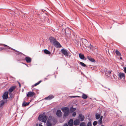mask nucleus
<instances>
[{
	"label": "nucleus",
	"mask_w": 126,
	"mask_h": 126,
	"mask_svg": "<svg viewBox=\"0 0 126 126\" xmlns=\"http://www.w3.org/2000/svg\"><path fill=\"white\" fill-rule=\"evenodd\" d=\"M97 121H95L93 122V124L94 126H95L97 124Z\"/></svg>",
	"instance_id": "nucleus-34"
},
{
	"label": "nucleus",
	"mask_w": 126,
	"mask_h": 126,
	"mask_svg": "<svg viewBox=\"0 0 126 126\" xmlns=\"http://www.w3.org/2000/svg\"><path fill=\"white\" fill-rule=\"evenodd\" d=\"M80 64L82 66L85 67L86 66V65L82 62H80Z\"/></svg>",
	"instance_id": "nucleus-30"
},
{
	"label": "nucleus",
	"mask_w": 126,
	"mask_h": 126,
	"mask_svg": "<svg viewBox=\"0 0 126 126\" xmlns=\"http://www.w3.org/2000/svg\"><path fill=\"white\" fill-rule=\"evenodd\" d=\"M124 71L125 73H126V67L124 68Z\"/></svg>",
	"instance_id": "nucleus-38"
},
{
	"label": "nucleus",
	"mask_w": 126,
	"mask_h": 126,
	"mask_svg": "<svg viewBox=\"0 0 126 126\" xmlns=\"http://www.w3.org/2000/svg\"><path fill=\"white\" fill-rule=\"evenodd\" d=\"M25 64L27 66H28V65L27 64Z\"/></svg>",
	"instance_id": "nucleus-47"
},
{
	"label": "nucleus",
	"mask_w": 126,
	"mask_h": 126,
	"mask_svg": "<svg viewBox=\"0 0 126 126\" xmlns=\"http://www.w3.org/2000/svg\"><path fill=\"white\" fill-rule=\"evenodd\" d=\"M43 50H44L45 53L49 55L51 53V52L50 51L46 49Z\"/></svg>",
	"instance_id": "nucleus-21"
},
{
	"label": "nucleus",
	"mask_w": 126,
	"mask_h": 126,
	"mask_svg": "<svg viewBox=\"0 0 126 126\" xmlns=\"http://www.w3.org/2000/svg\"><path fill=\"white\" fill-rule=\"evenodd\" d=\"M111 80L113 81V78L112 77V76H111Z\"/></svg>",
	"instance_id": "nucleus-42"
},
{
	"label": "nucleus",
	"mask_w": 126,
	"mask_h": 126,
	"mask_svg": "<svg viewBox=\"0 0 126 126\" xmlns=\"http://www.w3.org/2000/svg\"><path fill=\"white\" fill-rule=\"evenodd\" d=\"M25 60L27 63H28L31 62L32 61L31 58L29 57H26L25 58Z\"/></svg>",
	"instance_id": "nucleus-13"
},
{
	"label": "nucleus",
	"mask_w": 126,
	"mask_h": 126,
	"mask_svg": "<svg viewBox=\"0 0 126 126\" xmlns=\"http://www.w3.org/2000/svg\"><path fill=\"white\" fill-rule=\"evenodd\" d=\"M82 97L84 99H86L87 98V96L85 94H83L82 95Z\"/></svg>",
	"instance_id": "nucleus-26"
},
{
	"label": "nucleus",
	"mask_w": 126,
	"mask_h": 126,
	"mask_svg": "<svg viewBox=\"0 0 126 126\" xmlns=\"http://www.w3.org/2000/svg\"><path fill=\"white\" fill-rule=\"evenodd\" d=\"M8 92H5L2 96L3 99H5L8 98Z\"/></svg>",
	"instance_id": "nucleus-7"
},
{
	"label": "nucleus",
	"mask_w": 126,
	"mask_h": 126,
	"mask_svg": "<svg viewBox=\"0 0 126 126\" xmlns=\"http://www.w3.org/2000/svg\"><path fill=\"white\" fill-rule=\"evenodd\" d=\"M19 87H21V85H20V83L19 82Z\"/></svg>",
	"instance_id": "nucleus-43"
},
{
	"label": "nucleus",
	"mask_w": 126,
	"mask_h": 126,
	"mask_svg": "<svg viewBox=\"0 0 126 126\" xmlns=\"http://www.w3.org/2000/svg\"><path fill=\"white\" fill-rule=\"evenodd\" d=\"M120 59L121 60H122V57H120Z\"/></svg>",
	"instance_id": "nucleus-44"
},
{
	"label": "nucleus",
	"mask_w": 126,
	"mask_h": 126,
	"mask_svg": "<svg viewBox=\"0 0 126 126\" xmlns=\"http://www.w3.org/2000/svg\"><path fill=\"white\" fill-rule=\"evenodd\" d=\"M47 118V117L46 115H39L38 119L40 121L42 120V122L45 123Z\"/></svg>",
	"instance_id": "nucleus-3"
},
{
	"label": "nucleus",
	"mask_w": 126,
	"mask_h": 126,
	"mask_svg": "<svg viewBox=\"0 0 126 126\" xmlns=\"http://www.w3.org/2000/svg\"><path fill=\"white\" fill-rule=\"evenodd\" d=\"M54 97V96L52 95H49L48 97L45 98V99L46 100H50L53 98Z\"/></svg>",
	"instance_id": "nucleus-15"
},
{
	"label": "nucleus",
	"mask_w": 126,
	"mask_h": 126,
	"mask_svg": "<svg viewBox=\"0 0 126 126\" xmlns=\"http://www.w3.org/2000/svg\"><path fill=\"white\" fill-rule=\"evenodd\" d=\"M16 87L14 86H12L11 87L9 90V92L11 93L15 88Z\"/></svg>",
	"instance_id": "nucleus-20"
},
{
	"label": "nucleus",
	"mask_w": 126,
	"mask_h": 126,
	"mask_svg": "<svg viewBox=\"0 0 126 126\" xmlns=\"http://www.w3.org/2000/svg\"><path fill=\"white\" fill-rule=\"evenodd\" d=\"M18 53H18V54H20V52H18Z\"/></svg>",
	"instance_id": "nucleus-48"
},
{
	"label": "nucleus",
	"mask_w": 126,
	"mask_h": 126,
	"mask_svg": "<svg viewBox=\"0 0 126 126\" xmlns=\"http://www.w3.org/2000/svg\"><path fill=\"white\" fill-rule=\"evenodd\" d=\"M84 116L81 114H80L79 116V118L80 120L81 121H83L84 119Z\"/></svg>",
	"instance_id": "nucleus-12"
},
{
	"label": "nucleus",
	"mask_w": 126,
	"mask_h": 126,
	"mask_svg": "<svg viewBox=\"0 0 126 126\" xmlns=\"http://www.w3.org/2000/svg\"><path fill=\"white\" fill-rule=\"evenodd\" d=\"M79 57L81 59L84 60H86V59L85 58L84 55L83 54L80 53L79 54Z\"/></svg>",
	"instance_id": "nucleus-14"
},
{
	"label": "nucleus",
	"mask_w": 126,
	"mask_h": 126,
	"mask_svg": "<svg viewBox=\"0 0 126 126\" xmlns=\"http://www.w3.org/2000/svg\"><path fill=\"white\" fill-rule=\"evenodd\" d=\"M87 58L90 61L92 62H95V60L94 59L91 57L87 56Z\"/></svg>",
	"instance_id": "nucleus-18"
},
{
	"label": "nucleus",
	"mask_w": 126,
	"mask_h": 126,
	"mask_svg": "<svg viewBox=\"0 0 126 126\" xmlns=\"http://www.w3.org/2000/svg\"><path fill=\"white\" fill-rule=\"evenodd\" d=\"M3 45V46L4 47H7V48H6V47L3 48V47H0V51L2 50L3 49H11L12 50H14L15 51H17L15 49H13L12 48H11V47H9L8 46H7V45H5L4 44H0V45L1 46V45ZM6 51H8L9 50L8 49H7Z\"/></svg>",
	"instance_id": "nucleus-4"
},
{
	"label": "nucleus",
	"mask_w": 126,
	"mask_h": 126,
	"mask_svg": "<svg viewBox=\"0 0 126 126\" xmlns=\"http://www.w3.org/2000/svg\"><path fill=\"white\" fill-rule=\"evenodd\" d=\"M63 126H68L67 124L66 123Z\"/></svg>",
	"instance_id": "nucleus-41"
},
{
	"label": "nucleus",
	"mask_w": 126,
	"mask_h": 126,
	"mask_svg": "<svg viewBox=\"0 0 126 126\" xmlns=\"http://www.w3.org/2000/svg\"><path fill=\"white\" fill-rule=\"evenodd\" d=\"M53 45L55 47L57 48L61 47H62L60 44L57 40Z\"/></svg>",
	"instance_id": "nucleus-6"
},
{
	"label": "nucleus",
	"mask_w": 126,
	"mask_h": 126,
	"mask_svg": "<svg viewBox=\"0 0 126 126\" xmlns=\"http://www.w3.org/2000/svg\"><path fill=\"white\" fill-rule=\"evenodd\" d=\"M49 39L50 42L52 44L56 41V39L52 37H50Z\"/></svg>",
	"instance_id": "nucleus-10"
},
{
	"label": "nucleus",
	"mask_w": 126,
	"mask_h": 126,
	"mask_svg": "<svg viewBox=\"0 0 126 126\" xmlns=\"http://www.w3.org/2000/svg\"><path fill=\"white\" fill-rule=\"evenodd\" d=\"M105 73L106 75L107 76L108 74H110L111 73V71L106 70L105 71Z\"/></svg>",
	"instance_id": "nucleus-24"
},
{
	"label": "nucleus",
	"mask_w": 126,
	"mask_h": 126,
	"mask_svg": "<svg viewBox=\"0 0 126 126\" xmlns=\"http://www.w3.org/2000/svg\"><path fill=\"white\" fill-rule=\"evenodd\" d=\"M115 53L116 54L119 56H121V53L117 49L116 50Z\"/></svg>",
	"instance_id": "nucleus-23"
},
{
	"label": "nucleus",
	"mask_w": 126,
	"mask_h": 126,
	"mask_svg": "<svg viewBox=\"0 0 126 126\" xmlns=\"http://www.w3.org/2000/svg\"><path fill=\"white\" fill-rule=\"evenodd\" d=\"M101 126H104L103 125H102Z\"/></svg>",
	"instance_id": "nucleus-46"
},
{
	"label": "nucleus",
	"mask_w": 126,
	"mask_h": 126,
	"mask_svg": "<svg viewBox=\"0 0 126 126\" xmlns=\"http://www.w3.org/2000/svg\"><path fill=\"white\" fill-rule=\"evenodd\" d=\"M56 122V120L53 117L50 116L47 121V126H51L52 124H55Z\"/></svg>",
	"instance_id": "nucleus-1"
},
{
	"label": "nucleus",
	"mask_w": 126,
	"mask_h": 126,
	"mask_svg": "<svg viewBox=\"0 0 126 126\" xmlns=\"http://www.w3.org/2000/svg\"><path fill=\"white\" fill-rule=\"evenodd\" d=\"M100 119H99L102 120V118H103V116H100Z\"/></svg>",
	"instance_id": "nucleus-39"
},
{
	"label": "nucleus",
	"mask_w": 126,
	"mask_h": 126,
	"mask_svg": "<svg viewBox=\"0 0 126 126\" xmlns=\"http://www.w3.org/2000/svg\"><path fill=\"white\" fill-rule=\"evenodd\" d=\"M30 102H25L23 103L22 104V106L25 107L28 106Z\"/></svg>",
	"instance_id": "nucleus-22"
},
{
	"label": "nucleus",
	"mask_w": 126,
	"mask_h": 126,
	"mask_svg": "<svg viewBox=\"0 0 126 126\" xmlns=\"http://www.w3.org/2000/svg\"><path fill=\"white\" fill-rule=\"evenodd\" d=\"M72 97L73 98H74L75 97H79V96H72Z\"/></svg>",
	"instance_id": "nucleus-40"
},
{
	"label": "nucleus",
	"mask_w": 126,
	"mask_h": 126,
	"mask_svg": "<svg viewBox=\"0 0 126 126\" xmlns=\"http://www.w3.org/2000/svg\"><path fill=\"white\" fill-rule=\"evenodd\" d=\"M87 126H92V124L91 122H89L87 124Z\"/></svg>",
	"instance_id": "nucleus-36"
},
{
	"label": "nucleus",
	"mask_w": 126,
	"mask_h": 126,
	"mask_svg": "<svg viewBox=\"0 0 126 126\" xmlns=\"http://www.w3.org/2000/svg\"><path fill=\"white\" fill-rule=\"evenodd\" d=\"M76 110V108H73V107H71L70 109V110L71 111L73 112L75 110Z\"/></svg>",
	"instance_id": "nucleus-27"
},
{
	"label": "nucleus",
	"mask_w": 126,
	"mask_h": 126,
	"mask_svg": "<svg viewBox=\"0 0 126 126\" xmlns=\"http://www.w3.org/2000/svg\"><path fill=\"white\" fill-rule=\"evenodd\" d=\"M61 110L64 112V116L66 117L69 114V109L67 107H63L61 108Z\"/></svg>",
	"instance_id": "nucleus-2"
},
{
	"label": "nucleus",
	"mask_w": 126,
	"mask_h": 126,
	"mask_svg": "<svg viewBox=\"0 0 126 126\" xmlns=\"http://www.w3.org/2000/svg\"><path fill=\"white\" fill-rule=\"evenodd\" d=\"M112 77L113 78V81H117V77L116 75L113 74L112 75Z\"/></svg>",
	"instance_id": "nucleus-19"
},
{
	"label": "nucleus",
	"mask_w": 126,
	"mask_h": 126,
	"mask_svg": "<svg viewBox=\"0 0 126 126\" xmlns=\"http://www.w3.org/2000/svg\"><path fill=\"white\" fill-rule=\"evenodd\" d=\"M45 79H47V78H45Z\"/></svg>",
	"instance_id": "nucleus-49"
},
{
	"label": "nucleus",
	"mask_w": 126,
	"mask_h": 126,
	"mask_svg": "<svg viewBox=\"0 0 126 126\" xmlns=\"http://www.w3.org/2000/svg\"><path fill=\"white\" fill-rule=\"evenodd\" d=\"M79 120L78 119H76L74 121V124L75 125H79Z\"/></svg>",
	"instance_id": "nucleus-17"
},
{
	"label": "nucleus",
	"mask_w": 126,
	"mask_h": 126,
	"mask_svg": "<svg viewBox=\"0 0 126 126\" xmlns=\"http://www.w3.org/2000/svg\"><path fill=\"white\" fill-rule=\"evenodd\" d=\"M39 126H43L41 125H39Z\"/></svg>",
	"instance_id": "nucleus-45"
},
{
	"label": "nucleus",
	"mask_w": 126,
	"mask_h": 126,
	"mask_svg": "<svg viewBox=\"0 0 126 126\" xmlns=\"http://www.w3.org/2000/svg\"><path fill=\"white\" fill-rule=\"evenodd\" d=\"M61 52L65 56L68 57L69 52L66 49H62L61 50Z\"/></svg>",
	"instance_id": "nucleus-5"
},
{
	"label": "nucleus",
	"mask_w": 126,
	"mask_h": 126,
	"mask_svg": "<svg viewBox=\"0 0 126 126\" xmlns=\"http://www.w3.org/2000/svg\"><path fill=\"white\" fill-rule=\"evenodd\" d=\"M98 123L100 125H101L102 124V120H99L98 122Z\"/></svg>",
	"instance_id": "nucleus-32"
},
{
	"label": "nucleus",
	"mask_w": 126,
	"mask_h": 126,
	"mask_svg": "<svg viewBox=\"0 0 126 126\" xmlns=\"http://www.w3.org/2000/svg\"><path fill=\"white\" fill-rule=\"evenodd\" d=\"M35 95V93L34 92H32L31 91L28 92L27 95V96L28 97H32Z\"/></svg>",
	"instance_id": "nucleus-9"
},
{
	"label": "nucleus",
	"mask_w": 126,
	"mask_h": 126,
	"mask_svg": "<svg viewBox=\"0 0 126 126\" xmlns=\"http://www.w3.org/2000/svg\"><path fill=\"white\" fill-rule=\"evenodd\" d=\"M41 80L39 81L38 82L36 83L35 84H34V85H33V86H36L37 85H38L41 82Z\"/></svg>",
	"instance_id": "nucleus-29"
},
{
	"label": "nucleus",
	"mask_w": 126,
	"mask_h": 126,
	"mask_svg": "<svg viewBox=\"0 0 126 126\" xmlns=\"http://www.w3.org/2000/svg\"><path fill=\"white\" fill-rule=\"evenodd\" d=\"M4 103V102L3 101H1L0 102V107H1L3 106Z\"/></svg>",
	"instance_id": "nucleus-28"
},
{
	"label": "nucleus",
	"mask_w": 126,
	"mask_h": 126,
	"mask_svg": "<svg viewBox=\"0 0 126 126\" xmlns=\"http://www.w3.org/2000/svg\"><path fill=\"white\" fill-rule=\"evenodd\" d=\"M76 114V113L75 112H74L72 114V116L73 117H75V116Z\"/></svg>",
	"instance_id": "nucleus-35"
},
{
	"label": "nucleus",
	"mask_w": 126,
	"mask_h": 126,
	"mask_svg": "<svg viewBox=\"0 0 126 126\" xmlns=\"http://www.w3.org/2000/svg\"><path fill=\"white\" fill-rule=\"evenodd\" d=\"M68 125L69 126H72L73 125V119H70L68 122Z\"/></svg>",
	"instance_id": "nucleus-16"
},
{
	"label": "nucleus",
	"mask_w": 126,
	"mask_h": 126,
	"mask_svg": "<svg viewBox=\"0 0 126 126\" xmlns=\"http://www.w3.org/2000/svg\"><path fill=\"white\" fill-rule=\"evenodd\" d=\"M9 95H10V98H12L13 97V94L9 92Z\"/></svg>",
	"instance_id": "nucleus-33"
},
{
	"label": "nucleus",
	"mask_w": 126,
	"mask_h": 126,
	"mask_svg": "<svg viewBox=\"0 0 126 126\" xmlns=\"http://www.w3.org/2000/svg\"><path fill=\"white\" fill-rule=\"evenodd\" d=\"M118 76L120 79H122V78L124 79H125V74L124 73L120 72L119 73Z\"/></svg>",
	"instance_id": "nucleus-8"
},
{
	"label": "nucleus",
	"mask_w": 126,
	"mask_h": 126,
	"mask_svg": "<svg viewBox=\"0 0 126 126\" xmlns=\"http://www.w3.org/2000/svg\"><path fill=\"white\" fill-rule=\"evenodd\" d=\"M62 112L60 110H57L56 114L57 115L58 117H61L62 115Z\"/></svg>",
	"instance_id": "nucleus-11"
},
{
	"label": "nucleus",
	"mask_w": 126,
	"mask_h": 126,
	"mask_svg": "<svg viewBox=\"0 0 126 126\" xmlns=\"http://www.w3.org/2000/svg\"><path fill=\"white\" fill-rule=\"evenodd\" d=\"M82 42H84L86 43H88L87 40L85 39H83L82 40Z\"/></svg>",
	"instance_id": "nucleus-37"
},
{
	"label": "nucleus",
	"mask_w": 126,
	"mask_h": 126,
	"mask_svg": "<svg viewBox=\"0 0 126 126\" xmlns=\"http://www.w3.org/2000/svg\"><path fill=\"white\" fill-rule=\"evenodd\" d=\"M100 114H98V113H96L95 115L96 119L97 120L99 119L100 117Z\"/></svg>",
	"instance_id": "nucleus-25"
},
{
	"label": "nucleus",
	"mask_w": 126,
	"mask_h": 126,
	"mask_svg": "<svg viewBox=\"0 0 126 126\" xmlns=\"http://www.w3.org/2000/svg\"><path fill=\"white\" fill-rule=\"evenodd\" d=\"M85 124L84 122L81 123L80 124V126H85Z\"/></svg>",
	"instance_id": "nucleus-31"
}]
</instances>
